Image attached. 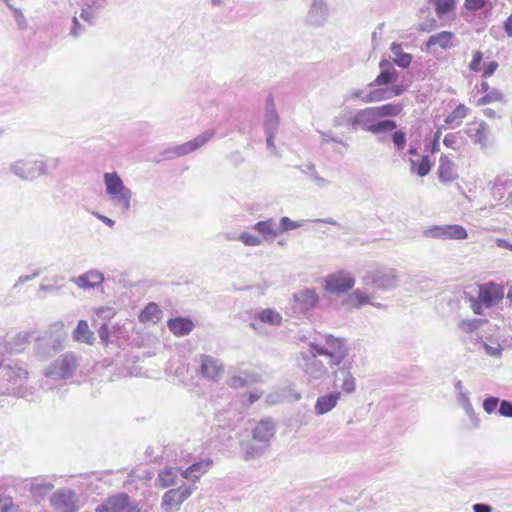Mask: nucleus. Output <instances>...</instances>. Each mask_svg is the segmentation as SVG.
Wrapping results in <instances>:
<instances>
[{
    "mask_svg": "<svg viewBox=\"0 0 512 512\" xmlns=\"http://www.w3.org/2000/svg\"><path fill=\"white\" fill-rule=\"evenodd\" d=\"M480 89L483 93H487L491 90L490 85L487 81H482L480 84Z\"/></svg>",
    "mask_w": 512,
    "mask_h": 512,
    "instance_id": "obj_62",
    "label": "nucleus"
},
{
    "mask_svg": "<svg viewBox=\"0 0 512 512\" xmlns=\"http://www.w3.org/2000/svg\"><path fill=\"white\" fill-rule=\"evenodd\" d=\"M394 54V62L402 68H407L411 64L412 56L402 51V46L399 43H392L390 47Z\"/></svg>",
    "mask_w": 512,
    "mask_h": 512,
    "instance_id": "obj_34",
    "label": "nucleus"
},
{
    "mask_svg": "<svg viewBox=\"0 0 512 512\" xmlns=\"http://www.w3.org/2000/svg\"><path fill=\"white\" fill-rule=\"evenodd\" d=\"M73 339L76 342L92 345L94 343V333L90 330L87 321L80 320L73 331Z\"/></svg>",
    "mask_w": 512,
    "mask_h": 512,
    "instance_id": "obj_26",
    "label": "nucleus"
},
{
    "mask_svg": "<svg viewBox=\"0 0 512 512\" xmlns=\"http://www.w3.org/2000/svg\"><path fill=\"white\" fill-rule=\"evenodd\" d=\"M276 432V425L272 418H262L259 421L249 423L246 429V436L252 437L253 440L259 441L268 445L270 440L274 437Z\"/></svg>",
    "mask_w": 512,
    "mask_h": 512,
    "instance_id": "obj_4",
    "label": "nucleus"
},
{
    "mask_svg": "<svg viewBox=\"0 0 512 512\" xmlns=\"http://www.w3.org/2000/svg\"><path fill=\"white\" fill-rule=\"evenodd\" d=\"M262 323L278 326L282 322V316L273 309H264L255 316Z\"/></svg>",
    "mask_w": 512,
    "mask_h": 512,
    "instance_id": "obj_35",
    "label": "nucleus"
},
{
    "mask_svg": "<svg viewBox=\"0 0 512 512\" xmlns=\"http://www.w3.org/2000/svg\"><path fill=\"white\" fill-rule=\"evenodd\" d=\"M504 100L503 93L498 89H491L489 92L484 94L482 97H480L476 101L477 106H484L487 104L495 103V102H502Z\"/></svg>",
    "mask_w": 512,
    "mask_h": 512,
    "instance_id": "obj_38",
    "label": "nucleus"
},
{
    "mask_svg": "<svg viewBox=\"0 0 512 512\" xmlns=\"http://www.w3.org/2000/svg\"><path fill=\"white\" fill-rule=\"evenodd\" d=\"M167 325L169 330L178 337L189 334L194 327V323L190 319L182 317L168 320Z\"/></svg>",
    "mask_w": 512,
    "mask_h": 512,
    "instance_id": "obj_24",
    "label": "nucleus"
},
{
    "mask_svg": "<svg viewBox=\"0 0 512 512\" xmlns=\"http://www.w3.org/2000/svg\"><path fill=\"white\" fill-rule=\"evenodd\" d=\"M381 68V72L374 79L373 82L370 83V86H385L392 82H394L397 78L398 72L391 66V64L387 60H382L379 63Z\"/></svg>",
    "mask_w": 512,
    "mask_h": 512,
    "instance_id": "obj_22",
    "label": "nucleus"
},
{
    "mask_svg": "<svg viewBox=\"0 0 512 512\" xmlns=\"http://www.w3.org/2000/svg\"><path fill=\"white\" fill-rule=\"evenodd\" d=\"M212 136H213L212 131H206L188 142H185L183 144H180V145H177V146L171 148L170 153L174 157H181V156L188 155V154L198 150L203 145H205L212 138Z\"/></svg>",
    "mask_w": 512,
    "mask_h": 512,
    "instance_id": "obj_14",
    "label": "nucleus"
},
{
    "mask_svg": "<svg viewBox=\"0 0 512 512\" xmlns=\"http://www.w3.org/2000/svg\"><path fill=\"white\" fill-rule=\"evenodd\" d=\"M501 416H512V403L509 401H502L499 407Z\"/></svg>",
    "mask_w": 512,
    "mask_h": 512,
    "instance_id": "obj_51",
    "label": "nucleus"
},
{
    "mask_svg": "<svg viewBox=\"0 0 512 512\" xmlns=\"http://www.w3.org/2000/svg\"><path fill=\"white\" fill-rule=\"evenodd\" d=\"M309 351L314 358L318 356L327 357L328 364L331 367L340 365L348 355V347L345 340L332 335L325 336L324 345L311 342L309 344Z\"/></svg>",
    "mask_w": 512,
    "mask_h": 512,
    "instance_id": "obj_1",
    "label": "nucleus"
},
{
    "mask_svg": "<svg viewBox=\"0 0 512 512\" xmlns=\"http://www.w3.org/2000/svg\"><path fill=\"white\" fill-rule=\"evenodd\" d=\"M483 113L487 117H494L495 111L493 109L487 108L483 111Z\"/></svg>",
    "mask_w": 512,
    "mask_h": 512,
    "instance_id": "obj_64",
    "label": "nucleus"
},
{
    "mask_svg": "<svg viewBox=\"0 0 512 512\" xmlns=\"http://www.w3.org/2000/svg\"><path fill=\"white\" fill-rule=\"evenodd\" d=\"M194 484H183L178 488L166 491L162 496L161 508L163 512L179 511L182 503L186 501L195 491Z\"/></svg>",
    "mask_w": 512,
    "mask_h": 512,
    "instance_id": "obj_2",
    "label": "nucleus"
},
{
    "mask_svg": "<svg viewBox=\"0 0 512 512\" xmlns=\"http://www.w3.org/2000/svg\"><path fill=\"white\" fill-rule=\"evenodd\" d=\"M348 301L352 307L358 308L367 304L369 302V297L363 292L355 291L349 296Z\"/></svg>",
    "mask_w": 512,
    "mask_h": 512,
    "instance_id": "obj_42",
    "label": "nucleus"
},
{
    "mask_svg": "<svg viewBox=\"0 0 512 512\" xmlns=\"http://www.w3.org/2000/svg\"><path fill=\"white\" fill-rule=\"evenodd\" d=\"M478 297L485 307H492L502 301L504 289L499 284L488 282L479 286Z\"/></svg>",
    "mask_w": 512,
    "mask_h": 512,
    "instance_id": "obj_10",
    "label": "nucleus"
},
{
    "mask_svg": "<svg viewBox=\"0 0 512 512\" xmlns=\"http://www.w3.org/2000/svg\"><path fill=\"white\" fill-rule=\"evenodd\" d=\"M97 217H98L102 222H104L105 224H107V225H108V226H110V227H113V225H114V223H115L112 219H110V218H108V217H106V216L98 215V214H97Z\"/></svg>",
    "mask_w": 512,
    "mask_h": 512,
    "instance_id": "obj_60",
    "label": "nucleus"
},
{
    "mask_svg": "<svg viewBox=\"0 0 512 512\" xmlns=\"http://www.w3.org/2000/svg\"><path fill=\"white\" fill-rule=\"evenodd\" d=\"M499 405V399L496 397H488L483 402L484 411L487 414H492L496 411Z\"/></svg>",
    "mask_w": 512,
    "mask_h": 512,
    "instance_id": "obj_44",
    "label": "nucleus"
},
{
    "mask_svg": "<svg viewBox=\"0 0 512 512\" xmlns=\"http://www.w3.org/2000/svg\"><path fill=\"white\" fill-rule=\"evenodd\" d=\"M50 503L55 512H77L78 500L71 490H58L50 498Z\"/></svg>",
    "mask_w": 512,
    "mask_h": 512,
    "instance_id": "obj_7",
    "label": "nucleus"
},
{
    "mask_svg": "<svg viewBox=\"0 0 512 512\" xmlns=\"http://www.w3.org/2000/svg\"><path fill=\"white\" fill-rule=\"evenodd\" d=\"M379 119L373 107H368L359 110L351 119L350 123L354 126H359L363 130L371 132Z\"/></svg>",
    "mask_w": 512,
    "mask_h": 512,
    "instance_id": "obj_20",
    "label": "nucleus"
},
{
    "mask_svg": "<svg viewBox=\"0 0 512 512\" xmlns=\"http://www.w3.org/2000/svg\"><path fill=\"white\" fill-rule=\"evenodd\" d=\"M373 108L379 118L396 117L403 111V106L400 103H387Z\"/></svg>",
    "mask_w": 512,
    "mask_h": 512,
    "instance_id": "obj_32",
    "label": "nucleus"
},
{
    "mask_svg": "<svg viewBox=\"0 0 512 512\" xmlns=\"http://www.w3.org/2000/svg\"><path fill=\"white\" fill-rule=\"evenodd\" d=\"M176 460L188 464L192 460V454L186 450H181L180 454H176Z\"/></svg>",
    "mask_w": 512,
    "mask_h": 512,
    "instance_id": "obj_53",
    "label": "nucleus"
},
{
    "mask_svg": "<svg viewBox=\"0 0 512 512\" xmlns=\"http://www.w3.org/2000/svg\"><path fill=\"white\" fill-rule=\"evenodd\" d=\"M41 168V163L37 161H25L20 160L13 166L14 172L21 178H29L33 176V172L36 169Z\"/></svg>",
    "mask_w": 512,
    "mask_h": 512,
    "instance_id": "obj_31",
    "label": "nucleus"
},
{
    "mask_svg": "<svg viewBox=\"0 0 512 512\" xmlns=\"http://www.w3.org/2000/svg\"><path fill=\"white\" fill-rule=\"evenodd\" d=\"M472 508L474 512H492V508L483 503L474 504Z\"/></svg>",
    "mask_w": 512,
    "mask_h": 512,
    "instance_id": "obj_54",
    "label": "nucleus"
},
{
    "mask_svg": "<svg viewBox=\"0 0 512 512\" xmlns=\"http://www.w3.org/2000/svg\"><path fill=\"white\" fill-rule=\"evenodd\" d=\"M487 320L482 319H472V320H463L460 322L459 327L465 333H470L474 330H477L482 326Z\"/></svg>",
    "mask_w": 512,
    "mask_h": 512,
    "instance_id": "obj_40",
    "label": "nucleus"
},
{
    "mask_svg": "<svg viewBox=\"0 0 512 512\" xmlns=\"http://www.w3.org/2000/svg\"><path fill=\"white\" fill-rule=\"evenodd\" d=\"M262 392H254L249 394V403L252 404L262 396Z\"/></svg>",
    "mask_w": 512,
    "mask_h": 512,
    "instance_id": "obj_59",
    "label": "nucleus"
},
{
    "mask_svg": "<svg viewBox=\"0 0 512 512\" xmlns=\"http://www.w3.org/2000/svg\"><path fill=\"white\" fill-rule=\"evenodd\" d=\"M406 90L405 85H392L389 88H378L371 90L363 97L365 103L380 102L392 97L402 95Z\"/></svg>",
    "mask_w": 512,
    "mask_h": 512,
    "instance_id": "obj_17",
    "label": "nucleus"
},
{
    "mask_svg": "<svg viewBox=\"0 0 512 512\" xmlns=\"http://www.w3.org/2000/svg\"><path fill=\"white\" fill-rule=\"evenodd\" d=\"M426 49L428 52L435 53L437 49L446 51L456 46V36L451 31H441L431 35L426 43Z\"/></svg>",
    "mask_w": 512,
    "mask_h": 512,
    "instance_id": "obj_8",
    "label": "nucleus"
},
{
    "mask_svg": "<svg viewBox=\"0 0 512 512\" xmlns=\"http://www.w3.org/2000/svg\"><path fill=\"white\" fill-rule=\"evenodd\" d=\"M16 21L19 23L20 27H25V19L23 14L19 10H14Z\"/></svg>",
    "mask_w": 512,
    "mask_h": 512,
    "instance_id": "obj_56",
    "label": "nucleus"
},
{
    "mask_svg": "<svg viewBox=\"0 0 512 512\" xmlns=\"http://www.w3.org/2000/svg\"><path fill=\"white\" fill-rule=\"evenodd\" d=\"M297 227H299L298 223L292 221L288 217H282L280 220V226L278 227V229H279V233H281V232L295 229Z\"/></svg>",
    "mask_w": 512,
    "mask_h": 512,
    "instance_id": "obj_46",
    "label": "nucleus"
},
{
    "mask_svg": "<svg viewBox=\"0 0 512 512\" xmlns=\"http://www.w3.org/2000/svg\"><path fill=\"white\" fill-rule=\"evenodd\" d=\"M239 444H240V452L245 461H249V460H253V459H257V458L261 457L267 448V445H265L259 441L253 440L252 437H247L246 432L241 434V439H240Z\"/></svg>",
    "mask_w": 512,
    "mask_h": 512,
    "instance_id": "obj_12",
    "label": "nucleus"
},
{
    "mask_svg": "<svg viewBox=\"0 0 512 512\" xmlns=\"http://www.w3.org/2000/svg\"><path fill=\"white\" fill-rule=\"evenodd\" d=\"M183 467L167 466L158 473L157 482L163 488L176 486L181 478Z\"/></svg>",
    "mask_w": 512,
    "mask_h": 512,
    "instance_id": "obj_21",
    "label": "nucleus"
},
{
    "mask_svg": "<svg viewBox=\"0 0 512 512\" xmlns=\"http://www.w3.org/2000/svg\"><path fill=\"white\" fill-rule=\"evenodd\" d=\"M95 512H140V508L128 495L118 494L99 504Z\"/></svg>",
    "mask_w": 512,
    "mask_h": 512,
    "instance_id": "obj_5",
    "label": "nucleus"
},
{
    "mask_svg": "<svg viewBox=\"0 0 512 512\" xmlns=\"http://www.w3.org/2000/svg\"><path fill=\"white\" fill-rule=\"evenodd\" d=\"M259 376L255 373L243 372L241 375L233 376L228 384L232 388H240L249 383L256 382Z\"/></svg>",
    "mask_w": 512,
    "mask_h": 512,
    "instance_id": "obj_36",
    "label": "nucleus"
},
{
    "mask_svg": "<svg viewBox=\"0 0 512 512\" xmlns=\"http://www.w3.org/2000/svg\"><path fill=\"white\" fill-rule=\"evenodd\" d=\"M424 235L433 239L463 240L468 237L466 229L457 224L435 225L427 228Z\"/></svg>",
    "mask_w": 512,
    "mask_h": 512,
    "instance_id": "obj_6",
    "label": "nucleus"
},
{
    "mask_svg": "<svg viewBox=\"0 0 512 512\" xmlns=\"http://www.w3.org/2000/svg\"><path fill=\"white\" fill-rule=\"evenodd\" d=\"M496 244L498 247H501V248H506L510 251H512V245L510 243H508L505 239H496Z\"/></svg>",
    "mask_w": 512,
    "mask_h": 512,
    "instance_id": "obj_57",
    "label": "nucleus"
},
{
    "mask_svg": "<svg viewBox=\"0 0 512 512\" xmlns=\"http://www.w3.org/2000/svg\"><path fill=\"white\" fill-rule=\"evenodd\" d=\"M12 498L0 495V512H11Z\"/></svg>",
    "mask_w": 512,
    "mask_h": 512,
    "instance_id": "obj_49",
    "label": "nucleus"
},
{
    "mask_svg": "<svg viewBox=\"0 0 512 512\" xmlns=\"http://www.w3.org/2000/svg\"><path fill=\"white\" fill-rule=\"evenodd\" d=\"M342 389L347 393L355 390V378L350 373L346 374L342 383Z\"/></svg>",
    "mask_w": 512,
    "mask_h": 512,
    "instance_id": "obj_47",
    "label": "nucleus"
},
{
    "mask_svg": "<svg viewBox=\"0 0 512 512\" xmlns=\"http://www.w3.org/2000/svg\"><path fill=\"white\" fill-rule=\"evenodd\" d=\"M104 182L107 193L123 208H129L131 192L127 189L117 173H105Z\"/></svg>",
    "mask_w": 512,
    "mask_h": 512,
    "instance_id": "obj_3",
    "label": "nucleus"
},
{
    "mask_svg": "<svg viewBox=\"0 0 512 512\" xmlns=\"http://www.w3.org/2000/svg\"><path fill=\"white\" fill-rule=\"evenodd\" d=\"M104 281L103 274L96 270H90L79 276L75 283L80 288H94L100 286Z\"/></svg>",
    "mask_w": 512,
    "mask_h": 512,
    "instance_id": "obj_23",
    "label": "nucleus"
},
{
    "mask_svg": "<svg viewBox=\"0 0 512 512\" xmlns=\"http://www.w3.org/2000/svg\"><path fill=\"white\" fill-rule=\"evenodd\" d=\"M454 139H455V135L454 134H447L444 139H443V143L446 147H452L453 145V142H454Z\"/></svg>",
    "mask_w": 512,
    "mask_h": 512,
    "instance_id": "obj_58",
    "label": "nucleus"
},
{
    "mask_svg": "<svg viewBox=\"0 0 512 512\" xmlns=\"http://www.w3.org/2000/svg\"><path fill=\"white\" fill-rule=\"evenodd\" d=\"M397 127V124L394 120H377L374 129H372L373 134H379L386 131H392Z\"/></svg>",
    "mask_w": 512,
    "mask_h": 512,
    "instance_id": "obj_41",
    "label": "nucleus"
},
{
    "mask_svg": "<svg viewBox=\"0 0 512 512\" xmlns=\"http://www.w3.org/2000/svg\"><path fill=\"white\" fill-rule=\"evenodd\" d=\"M15 341L17 343H26L28 342V336L27 335H18L16 338H15Z\"/></svg>",
    "mask_w": 512,
    "mask_h": 512,
    "instance_id": "obj_63",
    "label": "nucleus"
},
{
    "mask_svg": "<svg viewBox=\"0 0 512 512\" xmlns=\"http://www.w3.org/2000/svg\"><path fill=\"white\" fill-rule=\"evenodd\" d=\"M239 238L247 246H259L262 243L259 237L249 233H242Z\"/></svg>",
    "mask_w": 512,
    "mask_h": 512,
    "instance_id": "obj_45",
    "label": "nucleus"
},
{
    "mask_svg": "<svg viewBox=\"0 0 512 512\" xmlns=\"http://www.w3.org/2000/svg\"><path fill=\"white\" fill-rule=\"evenodd\" d=\"M254 229L266 238H274L279 234L278 226L273 219L257 222L254 225Z\"/></svg>",
    "mask_w": 512,
    "mask_h": 512,
    "instance_id": "obj_33",
    "label": "nucleus"
},
{
    "mask_svg": "<svg viewBox=\"0 0 512 512\" xmlns=\"http://www.w3.org/2000/svg\"><path fill=\"white\" fill-rule=\"evenodd\" d=\"M340 398V392H333L327 395L320 396L315 404V411L317 414H325L332 410Z\"/></svg>",
    "mask_w": 512,
    "mask_h": 512,
    "instance_id": "obj_27",
    "label": "nucleus"
},
{
    "mask_svg": "<svg viewBox=\"0 0 512 512\" xmlns=\"http://www.w3.org/2000/svg\"><path fill=\"white\" fill-rule=\"evenodd\" d=\"M213 465L211 458H203L181 470V479H186L189 484H194L207 473Z\"/></svg>",
    "mask_w": 512,
    "mask_h": 512,
    "instance_id": "obj_13",
    "label": "nucleus"
},
{
    "mask_svg": "<svg viewBox=\"0 0 512 512\" xmlns=\"http://www.w3.org/2000/svg\"><path fill=\"white\" fill-rule=\"evenodd\" d=\"M162 317V311L158 304L154 302L148 303L139 314V321L143 324L157 323Z\"/></svg>",
    "mask_w": 512,
    "mask_h": 512,
    "instance_id": "obj_28",
    "label": "nucleus"
},
{
    "mask_svg": "<svg viewBox=\"0 0 512 512\" xmlns=\"http://www.w3.org/2000/svg\"><path fill=\"white\" fill-rule=\"evenodd\" d=\"M355 280L345 272H337L326 278L325 289L331 293H344L354 286Z\"/></svg>",
    "mask_w": 512,
    "mask_h": 512,
    "instance_id": "obj_11",
    "label": "nucleus"
},
{
    "mask_svg": "<svg viewBox=\"0 0 512 512\" xmlns=\"http://www.w3.org/2000/svg\"><path fill=\"white\" fill-rule=\"evenodd\" d=\"M469 113L470 109L465 104L460 103L445 118V123L452 128L458 127L461 125L463 119L469 115Z\"/></svg>",
    "mask_w": 512,
    "mask_h": 512,
    "instance_id": "obj_30",
    "label": "nucleus"
},
{
    "mask_svg": "<svg viewBox=\"0 0 512 512\" xmlns=\"http://www.w3.org/2000/svg\"><path fill=\"white\" fill-rule=\"evenodd\" d=\"M437 175L440 182L444 184L454 182L459 178L457 165L449 156L445 154L440 156Z\"/></svg>",
    "mask_w": 512,
    "mask_h": 512,
    "instance_id": "obj_18",
    "label": "nucleus"
},
{
    "mask_svg": "<svg viewBox=\"0 0 512 512\" xmlns=\"http://www.w3.org/2000/svg\"><path fill=\"white\" fill-rule=\"evenodd\" d=\"M54 485L49 482H39L36 480L30 486V492L33 496H44L53 489Z\"/></svg>",
    "mask_w": 512,
    "mask_h": 512,
    "instance_id": "obj_39",
    "label": "nucleus"
},
{
    "mask_svg": "<svg viewBox=\"0 0 512 512\" xmlns=\"http://www.w3.org/2000/svg\"><path fill=\"white\" fill-rule=\"evenodd\" d=\"M436 27V23L434 20H432L431 24L429 26H426V25H421L420 26V30L421 31H426V32H430L432 30H434Z\"/></svg>",
    "mask_w": 512,
    "mask_h": 512,
    "instance_id": "obj_61",
    "label": "nucleus"
},
{
    "mask_svg": "<svg viewBox=\"0 0 512 512\" xmlns=\"http://www.w3.org/2000/svg\"><path fill=\"white\" fill-rule=\"evenodd\" d=\"M504 30L509 37H512V13L504 22Z\"/></svg>",
    "mask_w": 512,
    "mask_h": 512,
    "instance_id": "obj_55",
    "label": "nucleus"
},
{
    "mask_svg": "<svg viewBox=\"0 0 512 512\" xmlns=\"http://www.w3.org/2000/svg\"><path fill=\"white\" fill-rule=\"evenodd\" d=\"M295 301L302 310H310L314 308L318 302V295L313 290H303L294 295Z\"/></svg>",
    "mask_w": 512,
    "mask_h": 512,
    "instance_id": "obj_29",
    "label": "nucleus"
},
{
    "mask_svg": "<svg viewBox=\"0 0 512 512\" xmlns=\"http://www.w3.org/2000/svg\"><path fill=\"white\" fill-rule=\"evenodd\" d=\"M76 364L77 362L74 355H63L51 366L47 375L59 379H67L73 375Z\"/></svg>",
    "mask_w": 512,
    "mask_h": 512,
    "instance_id": "obj_9",
    "label": "nucleus"
},
{
    "mask_svg": "<svg viewBox=\"0 0 512 512\" xmlns=\"http://www.w3.org/2000/svg\"><path fill=\"white\" fill-rule=\"evenodd\" d=\"M486 0H465V7L468 10L476 11L485 6Z\"/></svg>",
    "mask_w": 512,
    "mask_h": 512,
    "instance_id": "obj_48",
    "label": "nucleus"
},
{
    "mask_svg": "<svg viewBox=\"0 0 512 512\" xmlns=\"http://www.w3.org/2000/svg\"><path fill=\"white\" fill-rule=\"evenodd\" d=\"M429 2L434 5L436 14L441 17L455 10L457 0H429Z\"/></svg>",
    "mask_w": 512,
    "mask_h": 512,
    "instance_id": "obj_37",
    "label": "nucleus"
},
{
    "mask_svg": "<svg viewBox=\"0 0 512 512\" xmlns=\"http://www.w3.org/2000/svg\"><path fill=\"white\" fill-rule=\"evenodd\" d=\"M99 337L104 343H108L110 339V331L108 324L104 323L98 330Z\"/></svg>",
    "mask_w": 512,
    "mask_h": 512,
    "instance_id": "obj_50",
    "label": "nucleus"
},
{
    "mask_svg": "<svg viewBox=\"0 0 512 512\" xmlns=\"http://www.w3.org/2000/svg\"><path fill=\"white\" fill-rule=\"evenodd\" d=\"M410 171L420 177H425L431 171L432 164L429 156L420 154L416 148L408 150Z\"/></svg>",
    "mask_w": 512,
    "mask_h": 512,
    "instance_id": "obj_15",
    "label": "nucleus"
},
{
    "mask_svg": "<svg viewBox=\"0 0 512 512\" xmlns=\"http://www.w3.org/2000/svg\"><path fill=\"white\" fill-rule=\"evenodd\" d=\"M482 305H483V302L481 301V299L479 297L477 299H475V298L471 299V308L476 315L483 314Z\"/></svg>",
    "mask_w": 512,
    "mask_h": 512,
    "instance_id": "obj_52",
    "label": "nucleus"
},
{
    "mask_svg": "<svg viewBox=\"0 0 512 512\" xmlns=\"http://www.w3.org/2000/svg\"><path fill=\"white\" fill-rule=\"evenodd\" d=\"M483 57V52H481L480 50L474 51L472 59L468 64V68L472 72H481L482 78L487 79L497 71V69L499 68V63L493 60L481 65Z\"/></svg>",
    "mask_w": 512,
    "mask_h": 512,
    "instance_id": "obj_16",
    "label": "nucleus"
},
{
    "mask_svg": "<svg viewBox=\"0 0 512 512\" xmlns=\"http://www.w3.org/2000/svg\"><path fill=\"white\" fill-rule=\"evenodd\" d=\"M200 362V373L207 379L216 381L224 371L223 364L209 355H202Z\"/></svg>",
    "mask_w": 512,
    "mask_h": 512,
    "instance_id": "obj_19",
    "label": "nucleus"
},
{
    "mask_svg": "<svg viewBox=\"0 0 512 512\" xmlns=\"http://www.w3.org/2000/svg\"><path fill=\"white\" fill-rule=\"evenodd\" d=\"M470 125H475V133L470 134V137L478 143L482 148H487L490 144V128L489 125L484 121L471 122Z\"/></svg>",
    "mask_w": 512,
    "mask_h": 512,
    "instance_id": "obj_25",
    "label": "nucleus"
},
{
    "mask_svg": "<svg viewBox=\"0 0 512 512\" xmlns=\"http://www.w3.org/2000/svg\"><path fill=\"white\" fill-rule=\"evenodd\" d=\"M392 142L397 150H402L406 144V134L401 131L397 130L394 131L391 135Z\"/></svg>",
    "mask_w": 512,
    "mask_h": 512,
    "instance_id": "obj_43",
    "label": "nucleus"
}]
</instances>
